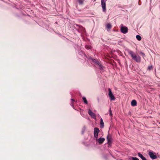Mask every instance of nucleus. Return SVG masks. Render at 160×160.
<instances>
[{"label": "nucleus", "instance_id": "obj_1", "mask_svg": "<svg viewBox=\"0 0 160 160\" xmlns=\"http://www.w3.org/2000/svg\"><path fill=\"white\" fill-rule=\"evenodd\" d=\"M128 52V53L131 55L132 59L138 62H141V58L139 56L136 55L135 53L131 51H129Z\"/></svg>", "mask_w": 160, "mask_h": 160}, {"label": "nucleus", "instance_id": "obj_2", "mask_svg": "<svg viewBox=\"0 0 160 160\" xmlns=\"http://www.w3.org/2000/svg\"><path fill=\"white\" fill-rule=\"evenodd\" d=\"M108 95L110 98L111 100H114L115 99V98L113 95L111 90L110 88L108 89Z\"/></svg>", "mask_w": 160, "mask_h": 160}, {"label": "nucleus", "instance_id": "obj_3", "mask_svg": "<svg viewBox=\"0 0 160 160\" xmlns=\"http://www.w3.org/2000/svg\"><path fill=\"white\" fill-rule=\"evenodd\" d=\"M101 6L102 8L103 11L105 12L106 11V2L104 0H101Z\"/></svg>", "mask_w": 160, "mask_h": 160}, {"label": "nucleus", "instance_id": "obj_4", "mask_svg": "<svg viewBox=\"0 0 160 160\" xmlns=\"http://www.w3.org/2000/svg\"><path fill=\"white\" fill-rule=\"evenodd\" d=\"M99 132V130L98 128H94V135L95 138H98Z\"/></svg>", "mask_w": 160, "mask_h": 160}, {"label": "nucleus", "instance_id": "obj_5", "mask_svg": "<svg viewBox=\"0 0 160 160\" xmlns=\"http://www.w3.org/2000/svg\"><path fill=\"white\" fill-rule=\"evenodd\" d=\"M150 157L152 159H155L157 158V156L154 154L152 152H149L148 153Z\"/></svg>", "mask_w": 160, "mask_h": 160}, {"label": "nucleus", "instance_id": "obj_6", "mask_svg": "<svg viewBox=\"0 0 160 160\" xmlns=\"http://www.w3.org/2000/svg\"><path fill=\"white\" fill-rule=\"evenodd\" d=\"M121 30V32L124 33H126L128 31V28L126 27H122Z\"/></svg>", "mask_w": 160, "mask_h": 160}, {"label": "nucleus", "instance_id": "obj_7", "mask_svg": "<svg viewBox=\"0 0 160 160\" xmlns=\"http://www.w3.org/2000/svg\"><path fill=\"white\" fill-rule=\"evenodd\" d=\"M88 113L89 115L93 118L95 119L96 116L94 113L92 112L90 109H89L88 111Z\"/></svg>", "mask_w": 160, "mask_h": 160}, {"label": "nucleus", "instance_id": "obj_8", "mask_svg": "<svg viewBox=\"0 0 160 160\" xmlns=\"http://www.w3.org/2000/svg\"><path fill=\"white\" fill-rule=\"evenodd\" d=\"M105 141L104 138H100L96 139V141L99 144H101L102 143Z\"/></svg>", "mask_w": 160, "mask_h": 160}, {"label": "nucleus", "instance_id": "obj_9", "mask_svg": "<svg viewBox=\"0 0 160 160\" xmlns=\"http://www.w3.org/2000/svg\"><path fill=\"white\" fill-rule=\"evenodd\" d=\"M107 139L108 140V143H110L111 142V137L110 135H108L107 137Z\"/></svg>", "mask_w": 160, "mask_h": 160}, {"label": "nucleus", "instance_id": "obj_10", "mask_svg": "<svg viewBox=\"0 0 160 160\" xmlns=\"http://www.w3.org/2000/svg\"><path fill=\"white\" fill-rule=\"evenodd\" d=\"M138 156L142 160H147L140 153H138Z\"/></svg>", "mask_w": 160, "mask_h": 160}, {"label": "nucleus", "instance_id": "obj_11", "mask_svg": "<svg viewBox=\"0 0 160 160\" xmlns=\"http://www.w3.org/2000/svg\"><path fill=\"white\" fill-rule=\"evenodd\" d=\"M131 105L132 106H135L137 105V102L135 100H133L131 102Z\"/></svg>", "mask_w": 160, "mask_h": 160}, {"label": "nucleus", "instance_id": "obj_12", "mask_svg": "<svg viewBox=\"0 0 160 160\" xmlns=\"http://www.w3.org/2000/svg\"><path fill=\"white\" fill-rule=\"evenodd\" d=\"M100 125L102 128H103L104 126V123L102 119L101 118L100 119Z\"/></svg>", "mask_w": 160, "mask_h": 160}, {"label": "nucleus", "instance_id": "obj_13", "mask_svg": "<svg viewBox=\"0 0 160 160\" xmlns=\"http://www.w3.org/2000/svg\"><path fill=\"white\" fill-rule=\"evenodd\" d=\"M136 38L138 41H140L141 40V37L139 35H137L136 36Z\"/></svg>", "mask_w": 160, "mask_h": 160}, {"label": "nucleus", "instance_id": "obj_14", "mask_svg": "<svg viewBox=\"0 0 160 160\" xmlns=\"http://www.w3.org/2000/svg\"><path fill=\"white\" fill-rule=\"evenodd\" d=\"M82 99L85 103L86 104H87L88 103V102L86 100V98L85 97H83Z\"/></svg>", "mask_w": 160, "mask_h": 160}, {"label": "nucleus", "instance_id": "obj_15", "mask_svg": "<svg viewBox=\"0 0 160 160\" xmlns=\"http://www.w3.org/2000/svg\"><path fill=\"white\" fill-rule=\"evenodd\" d=\"M106 27L107 28L110 29L111 28V25L110 24L108 23Z\"/></svg>", "mask_w": 160, "mask_h": 160}, {"label": "nucleus", "instance_id": "obj_16", "mask_svg": "<svg viewBox=\"0 0 160 160\" xmlns=\"http://www.w3.org/2000/svg\"><path fill=\"white\" fill-rule=\"evenodd\" d=\"M109 115H110V116L112 117V111H111V109H110L109 110Z\"/></svg>", "mask_w": 160, "mask_h": 160}, {"label": "nucleus", "instance_id": "obj_17", "mask_svg": "<svg viewBox=\"0 0 160 160\" xmlns=\"http://www.w3.org/2000/svg\"><path fill=\"white\" fill-rule=\"evenodd\" d=\"M131 158L132 159V160H139V159L136 157H132Z\"/></svg>", "mask_w": 160, "mask_h": 160}, {"label": "nucleus", "instance_id": "obj_18", "mask_svg": "<svg viewBox=\"0 0 160 160\" xmlns=\"http://www.w3.org/2000/svg\"><path fill=\"white\" fill-rule=\"evenodd\" d=\"M78 2L80 4H82L83 3V1L82 0H78Z\"/></svg>", "mask_w": 160, "mask_h": 160}, {"label": "nucleus", "instance_id": "obj_19", "mask_svg": "<svg viewBox=\"0 0 160 160\" xmlns=\"http://www.w3.org/2000/svg\"><path fill=\"white\" fill-rule=\"evenodd\" d=\"M152 66H150L148 67V68L149 69H152Z\"/></svg>", "mask_w": 160, "mask_h": 160}, {"label": "nucleus", "instance_id": "obj_20", "mask_svg": "<svg viewBox=\"0 0 160 160\" xmlns=\"http://www.w3.org/2000/svg\"><path fill=\"white\" fill-rule=\"evenodd\" d=\"M140 53H141V54H142V55L143 56V57L145 56V54H144V53H143V52H140Z\"/></svg>", "mask_w": 160, "mask_h": 160}, {"label": "nucleus", "instance_id": "obj_21", "mask_svg": "<svg viewBox=\"0 0 160 160\" xmlns=\"http://www.w3.org/2000/svg\"><path fill=\"white\" fill-rule=\"evenodd\" d=\"M71 100H72V101H74V100H73L72 99H71Z\"/></svg>", "mask_w": 160, "mask_h": 160}, {"label": "nucleus", "instance_id": "obj_22", "mask_svg": "<svg viewBox=\"0 0 160 160\" xmlns=\"http://www.w3.org/2000/svg\"><path fill=\"white\" fill-rule=\"evenodd\" d=\"M106 0V1L107 0Z\"/></svg>", "mask_w": 160, "mask_h": 160}]
</instances>
